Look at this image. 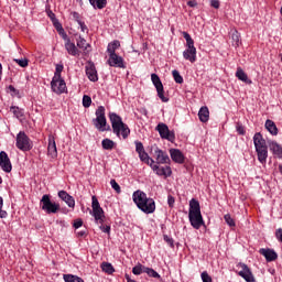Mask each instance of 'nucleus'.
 Listing matches in <instances>:
<instances>
[{
    "label": "nucleus",
    "instance_id": "nucleus-20",
    "mask_svg": "<svg viewBox=\"0 0 282 282\" xmlns=\"http://www.w3.org/2000/svg\"><path fill=\"white\" fill-rule=\"evenodd\" d=\"M183 58L189 61V63H195L197 61V48H186L183 52Z\"/></svg>",
    "mask_w": 282,
    "mask_h": 282
},
{
    "label": "nucleus",
    "instance_id": "nucleus-28",
    "mask_svg": "<svg viewBox=\"0 0 282 282\" xmlns=\"http://www.w3.org/2000/svg\"><path fill=\"white\" fill-rule=\"evenodd\" d=\"M231 41L234 47H239V45H241V35L238 30L231 32Z\"/></svg>",
    "mask_w": 282,
    "mask_h": 282
},
{
    "label": "nucleus",
    "instance_id": "nucleus-9",
    "mask_svg": "<svg viewBox=\"0 0 282 282\" xmlns=\"http://www.w3.org/2000/svg\"><path fill=\"white\" fill-rule=\"evenodd\" d=\"M156 130L159 131L162 140H167L169 142H175V132L169 130V126L166 123H159L156 126Z\"/></svg>",
    "mask_w": 282,
    "mask_h": 282
},
{
    "label": "nucleus",
    "instance_id": "nucleus-26",
    "mask_svg": "<svg viewBox=\"0 0 282 282\" xmlns=\"http://www.w3.org/2000/svg\"><path fill=\"white\" fill-rule=\"evenodd\" d=\"M258 160L261 162V164H265L268 160V148H262V149H256Z\"/></svg>",
    "mask_w": 282,
    "mask_h": 282
},
{
    "label": "nucleus",
    "instance_id": "nucleus-63",
    "mask_svg": "<svg viewBox=\"0 0 282 282\" xmlns=\"http://www.w3.org/2000/svg\"><path fill=\"white\" fill-rule=\"evenodd\" d=\"M183 36L185 39V41H191L193 37H191V34H188L187 32H183Z\"/></svg>",
    "mask_w": 282,
    "mask_h": 282
},
{
    "label": "nucleus",
    "instance_id": "nucleus-56",
    "mask_svg": "<svg viewBox=\"0 0 282 282\" xmlns=\"http://www.w3.org/2000/svg\"><path fill=\"white\" fill-rule=\"evenodd\" d=\"M186 45H187V50H195V41L193 39L187 40Z\"/></svg>",
    "mask_w": 282,
    "mask_h": 282
},
{
    "label": "nucleus",
    "instance_id": "nucleus-3",
    "mask_svg": "<svg viewBox=\"0 0 282 282\" xmlns=\"http://www.w3.org/2000/svg\"><path fill=\"white\" fill-rule=\"evenodd\" d=\"M109 118L113 133H116L118 138L122 135L123 140H127L129 138V133H131V130L129 129V126L122 122V117L118 116L116 112H110Z\"/></svg>",
    "mask_w": 282,
    "mask_h": 282
},
{
    "label": "nucleus",
    "instance_id": "nucleus-64",
    "mask_svg": "<svg viewBox=\"0 0 282 282\" xmlns=\"http://www.w3.org/2000/svg\"><path fill=\"white\" fill-rule=\"evenodd\" d=\"M9 91H11L12 94H17V88H14V86L10 85L8 87Z\"/></svg>",
    "mask_w": 282,
    "mask_h": 282
},
{
    "label": "nucleus",
    "instance_id": "nucleus-18",
    "mask_svg": "<svg viewBox=\"0 0 282 282\" xmlns=\"http://www.w3.org/2000/svg\"><path fill=\"white\" fill-rule=\"evenodd\" d=\"M260 254H262V257L265 258V260L268 261V263L272 262V261H276V259H279V254H276V251H274L273 249H260Z\"/></svg>",
    "mask_w": 282,
    "mask_h": 282
},
{
    "label": "nucleus",
    "instance_id": "nucleus-39",
    "mask_svg": "<svg viewBox=\"0 0 282 282\" xmlns=\"http://www.w3.org/2000/svg\"><path fill=\"white\" fill-rule=\"evenodd\" d=\"M11 111L15 117L23 118V110H21L19 107L12 106Z\"/></svg>",
    "mask_w": 282,
    "mask_h": 282
},
{
    "label": "nucleus",
    "instance_id": "nucleus-58",
    "mask_svg": "<svg viewBox=\"0 0 282 282\" xmlns=\"http://www.w3.org/2000/svg\"><path fill=\"white\" fill-rule=\"evenodd\" d=\"M237 131H238L239 135H246V130H245L243 126L237 124Z\"/></svg>",
    "mask_w": 282,
    "mask_h": 282
},
{
    "label": "nucleus",
    "instance_id": "nucleus-23",
    "mask_svg": "<svg viewBox=\"0 0 282 282\" xmlns=\"http://www.w3.org/2000/svg\"><path fill=\"white\" fill-rule=\"evenodd\" d=\"M198 118L200 122H208L210 118V111L208 110V107L203 106L198 111Z\"/></svg>",
    "mask_w": 282,
    "mask_h": 282
},
{
    "label": "nucleus",
    "instance_id": "nucleus-15",
    "mask_svg": "<svg viewBox=\"0 0 282 282\" xmlns=\"http://www.w3.org/2000/svg\"><path fill=\"white\" fill-rule=\"evenodd\" d=\"M154 155L158 164H169V162H171L169 154L160 150V148H155Z\"/></svg>",
    "mask_w": 282,
    "mask_h": 282
},
{
    "label": "nucleus",
    "instance_id": "nucleus-14",
    "mask_svg": "<svg viewBox=\"0 0 282 282\" xmlns=\"http://www.w3.org/2000/svg\"><path fill=\"white\" fill-rule=\"evenodd\" d=\"M108 65L110 67H120L121 69H124V59L122 56H119L118 54L109 55Z\"/></svg>",
    "mask_w": 282,
    "mask_h": 282
},
{
    "label": "nucleus",
    "instance_id": "nucleus-50",
    "mask_svg": "<svg viewBox=\"0 0 282 282\" xmlns=\"http://www.w3.org/2000/svg\"><path fill=\"white\" fill-rule=\"evenodd\" d=\"M99 225H100L99 228L101 231L106 232L107 235H109V232H111V226H109V225L104 226V224H99Z\"/></svg>",
    "mask_w": 282,
    "mask_h": 282
},
{
    "label": "nucleus",
    "instance_id": "nucleus-42",
    "mask_svg": "<svg viewBox=\"0 0 282 282\" xmlns=\"http://www.w3.org/2000/svg\"><path fill=\"white\" fill-rule=\"evenodd\" d=\"M83 106L86 109L91 107V97H89L88 95H84V97H83Z\"/></svg>",
    "mask_w": 282,
    "mask_h": 282
},
{
    "label": "nucleus",
    "instance_id": "nucleus-10",
    "mask_svg": "<svg viewBox=\"0 0 282 282\" xmlns=\"http://www.w3.org/2000/svg\"><path fill=\"white\" fill-rule=\"evenodd\" d=\"M51 89L54 94H65L67 91V84H65V79L63 77L53 78L51 82Z\"/></svg>",
    "mask_w": 282,
    "mask_h": 282
},
{
    "label": "nucleus",
    "instance_id": "nucleus-57",
    "mask_svg": "<svg viewBox=\"0 0 282 282\" xmlns=\"http://www.w3.org/2000/svg\"><path fill=\"white\" fill-rule=\"evenodd\" d=\"M83 226V219L78 218L74 221L73 227L78 229Z\"/></svg>",
    "mask_w": 282,
    "mask_h": 282
},
{
    "label": "nucleus",
    "instance_id": "nucleus-19",
    "mask_svg": "<svg viewBox=\"0 0 282 282\" xmlns=\"http://www.w3.org/2000/svg\"><path fill=\"white\" fill-rule=\"evenodd\" d=\"M253 143L254 148L257 149H268V144L265 143V139H263V135L261 132H258L253 135Z\"/></svg>",
    "mask_w": 282,
    "mask_h": 282
},
{
    "label": "nucleus",
    "instance_id": "nucleus-61",
    "mask_svg": "<svg viewBox=\"0 0 282 282\" xmlns=\"http://www.w3.org/2000/svg\"><path fill=\"white\" fill-rule=\"evenodd\" d=\"M187 6H188L189 8H197V0H189V1L187 2Z\"/></svg>",
    "mask_w": 282,
    "mask_h": 282
},
{
    "label": "nucleus",
    "instance_id": "nucleus-22",
    "mask_svg": "<svg viewBox=\"0 0 282 282\" xmlns=\"http://www.w3.org/2000/svg\"><path fill=\"white\" fill-rule=\"evenodd\" d=\"M236 77L238 78V80L246 83V85H252V80L248 78V74H246V72H243L241 67L237 68Z\"/></svg>",
    "mask_w": 282,
    "mask_h": 282
},
{
    "label": "nucleus",
    "instance_id": "nucleus-37",
    "mask_svg": "<svg viewBox=\"0 0 282 282\" xmlns=\"http://www.w3.org/2000/svg\"><path fill=\"white\" fill-rule=\"evenodd\" d=\"M172 76H173L175 83H177L178 85H182V83H184V77H182V75H180V72L177 69H174L172 72Z\"/></svg>",
    "mask_w": 282,
    "mask_h": 282
},
{
    "label": "nucleus",
    "instance_id": "nucleus-5",
    "mask_svg": "<svg viewBox=\"0 0 282 282\" xmlns=\"http://www.w3.org/2000/svg\"><path fill=\"white\" fill-rule=\"evenodd\" d=\"M40 204H41L42 210H44L46 215H56V213L61 210V205L58 203H52V199L47 194L42 196Z\"/></svg>",
    "mask_w": 282,
    "mask_h": 282
},
{
    "label": "nucleus",
    "instance_id": "nucleus-41",
    "mask_svg": "<svg viewBox=\"0 0 282 282\" xmlns=\"http://www.w3.org/2000/svg\"><path fill=\"white\" fill-rule=\"evenodd\" d=\"M163 239H164L165 243L167 246H170V248H175V240H173V238L169 237V235H164Z\"/></svg>",
    "mask_w": 282,
    "mask_h": 282
},
{
    "label": "nucleus",
    "instance_id": "nucleus-30",
    "mask_svg": "<svg viewBox=\"0 0 282 282\" xmlns=\"http://www.w3.org/2000/svg\"><path fill=\"white\" fill-rule=\"evenodd\" d=\"M118 47H120V41L115 40L113 42L109 43L107 47L108 54L109 55L116 54V50H118Z\"/></svg>",
    "mask_w": 282,
    "mask_h": 282
},
{
    "label": "nucleus",
    "instance_id": "nucleus-62",
    "mask_svg": "<svg viewBox=\"0 0 282 282\" xmlns=\"http://www.w3.org/2000/svg\"><path fill=\"white\" fill-rule=\"evenodd\" d=\"M6 217H8V212L2 210V209L0 208V219H6Z\"/></svg>",
    "mask_w": 282,
    "mask_h": 282
},
{
    "label": "nucleus",
    "instance_id": "nucleus-46",
    "mask_svg": "<svg viewBox=\"0 0 282 282\" xmlns=\"http://www.w3.org/2000/svg\"><path fill=\"white\" fill-rule=\"evenodd\" d=\"M65 204H67L69 208H74V206H76V200L72 197V195H69L65 200Z\"/></svg>",
    "mask_w": 282,
    "mask_h": 282
},
{
    "label": "nucleus",
    "instance_id": "nucleus-55",
    "mask_svg": "<svg viewBox=\"0 0 282 282\" xmlns=\"http://www.w3.org/2000/svg\"><path fill=\"white\" fill-rule=\"evenodd\" d=\"M78 25L80 26L82 32H89V28H87V24H85L83 20L78 22Z\"/></svg>",
    "mask_w": 282,
    "mask_h": 282
},
{
    "label": "nucleus",
    "instance_id": "nucleus-60",
    "mask_svg": "<svg viewBox=\"0 0 282 282\" xmlns=\"http://www.w3.org/2000/svg\"><path fill=\"white\" fill-rule=\"evenodd\" d=\"M47 17L51 19V21H56V14H54V12H52V10L47 11Z\"/></svg>",
    "mask_w": 282,
    "mask_h": 282
},
{
    "label": "nucleus",
    "instance_id": "nucleus-36",
    "mask_svg": "<svg viewBox=\"0 0 282 282\" xmlns=\"http://www.w3.org/2000/svg\"><path fill=\"white\" fill-rule=\"evenodd\" d=\"M147 270V267H144L142 263H139L138 265L132 268V273L137 276L144 273Z\"/></svg>",
    "mask_w": 282,
    "mask_h": 282
},
{
    "label": "nucleus",
    "instance_id": "nucleus-40",
    "mask_svg": "<svg viewBox=\"0 0 282 282\" xmlns=\"http://www.w3.org/2000/svg\"><path fill=\"white\" fill-rule=\"evenodd\" d=\"M110 186L113 188V191H116V193H118V195L122 193V189L120 188V185L118 184V182H116V180L110 181Z\"/></svg>",
    "mask_w": 282,
    "mask_h": 282
},
{
    "label": "nucleus",
    "instance_id": "nucleus-25",
    "mask_svg": "<svg viewBox=\"0 0 282 282\" xmlns=\"http://www.w3.org/2000/svg\"><path fill=\"white\" fill-rule=\"evenodd\" d=\"M65 47L70 56H78V47H76V44L72 43L69 40H67V42L65 43Z\"/></svg>",
    "mask_w": 282,
    "mask_h": 282
},
{
    "label": "nucleus",
    "instance_id": "nucleus-4",
    "mask_svg": "<svg viewBox=\"0 0 282 282\" xmlns=\"http://www.w3.org/2000/svg\"><path fill=\"white\" fill-rule=\"evenodd\" d=\"M95 116H96V118L93 119V123H94L96 129H98L101 132L102 131H109L111 129V127H109V126L106 129V127H107V117L105 116V108H104V106H99L96 109Z\"/></svg>",
    "mask_w": 282,
    "mask_h": 282
},
{
    "label": "nucleus",
    "instance_id": "nucleus-21",
    "mask_svg": "<svg viewBox=\"0 0 282 282\" xmlns=\"http://www.w3.org/2000/svg\"><path fill=\"white\" fill-rule=\"evenodd\" d=\"M269 149L272 151L273 155H276V158H282V147L276 143L275 141H268Z\"/></svg>",
    "mask_w": 282,
    "mask_h": 282
},
{
    "label": "nucleus",
    "instance_id": "nucleus-29",
    "mask_svg": "<svg viewBox=\"0 0 282 282\" xmlns=\"http://www.w3.org/2000/svg\"><path fill=\"white\" fill-rule=\"evenodd\" d=\"M55 30L63 36V39H67V33H65V29H63V24L58 21V19L52 21Z\"/></svg>",
    "mask_w": 282,
    "mask_h": 282
},
{
    "label": "nucleus",
    "instance_id": "nucleus-48",
    "mask_svg": "<svg viewBox=\"0 0 282 282\" xmlns=\"http://www.w3.org/2000/svg\"><path fill=\"white\" fill-rule=\"evenodd\" d=\"M200 276H202V281H203V282H213V278H210V276L208 275V272H206V271H204V272L200 274Z\"/></svg>",
    "mask_w": 282,
    "mask_h": 282
},
{
    "label": "nucleus",
    "instance_id": "nucleus-59",
    "mask_svg": "<svg viewBox=\"0 0 282 282\" xmlns=\"http://www.w3.org/2000/svg\"><path fill=\"white\" fill-rule=\"evenodd\" d=\"M212 8H215V10H219V0H210Z\"/></svg>",
    "mask_w": 282,
    "mask_h": 282
},
{
    "label": "nucleus",
    "instance_id": "nucleus-8",
    "mask_svg": "<svg viewBox=\"0 0 282 282\" xmlns=\"http://www.w3.org/2000/svg\"><path fill=\"white\" fill-rule=\"evenodd\" d=\"M151 80H152V83L158 91V96L162 100V102H169V97L164 96V85L162 84L160 76H158V74L153 73L151 75Z\"/></svg>",
    "mask_w": 282,
    "mask_h": 282
},
{
    "label": "nucleus",
    "instance_id": "nucleus-6",
    "mask_svg": "<svg viewBox=\"0 0 282 282\" xmlns=\"http://www.w3.org/2000/svg\"><path fill=\"white\" fill-rule=\"evenodd\" d=\"M91 199V215L95 218L96 224H105V220L107 219V217L105 216V210L102 209V207H100V203L98 202V198L96 196H93Z\"/></svg>",
    "mask_w": 282,
    "mask_h": 282
},
{
    "label": "nucleus",
    "instance_id": "nucleus-2",
    "mask_svg": "<svg viewBox=\"0 0 282 282\" xmlns=\"http://www.w3.org/2000/svg\"><path fill=\"white\" fill-rule=\"evenodd\" d=\"M188 219L191 226L195 228V230H199L202 226H204V217H202V207L199 206V200L192 198L189 200V212Z\"/></svg>",
    "mask_w": 282,
    "mask_h": 282
},
{
    "label": "nucleus",
    "instance_id": "nucleus-54",
    "mask_svg": "<svg viewBox=\"0 0 282 282\" xmlns=\"http://www.w3.org/2000/svg\"><path fill=\"white\" fill-rule=\"evenodd\" d=\"M167 204L170 208H173V206H175V197H173V195L167 196Z\"/></svg>",
    "mask_w": 282,
    "mask_h": 282
},
{
    "label": "nucleus",
    "instance_id": "nucleus-17",
    "mask_svg": "<svg viewBox=\"0 0 282 282\" xmlns=\"http://www.w3.org/2000/svg\"><path fill=\"white\" fill-rule=\"evenodd\" d=\"M170 155L173 162H175L176 164H184L186 160V158L184 156V153H182L180 149H171Z\"/></svg>",
    "mask_w": 282,
    "mask_h": 282
},
{
    "label": "nucleus",
    "instance_id": "nucleus-12",
    "mask_svg": "<svg viewBox=\"0 0 282 282\" xmlns=\"http://www.w3.org/2000/svg\"><path fill=\"white\" fill-rule=\"evenodd\" d=\"M0 166L4 173H12V162H10V156L6 151L0 152Z\"/></svg>",
    "mask_w": 282,
    "mask_h": 282
},
{
    "label": "nucleus",
    "instance_id": "nucleus-31",
    "mask_svg": "<svg viewBox=\"0 0 282 282\" xmlns=\"http://www.w3.org/2000/svg\"><path fill=\"white\" fill-rule=\"evenodd\" d=\"M139 158H140L141 162H144L145 164H149V162H151V164H150L151 166H153V164H155V161L149 156V153H147V151L140 152Z\"/></svg>",
    "mask_w": 282,
    "mask_h": 282
},
{
    "label": "nucleus",
    "instance_id": "nucleus-33",
    "mask_svg": "<svg viewBox=\"0 0 282 282\" xmlns=\"http://www.w3.org/2000/svg\"><path fill=\"white\" fill-rule=\"evenodd\" d=\"M101 145L105 151H111L116 147V143L111 139H104Z\"/></svg>",
    "mask_w": 282,
    "mask_h": 282
},
{
    "label": "nucleus",
    "instance_id": "nucleus-47",
    "mask_svg": "<svg viewBox=\"0 0 282 282\" xmlns=\"http://www.w3.org/2000/svg\"><path fill=\"white\" fill-rule=\"evenodd\" d=\"M135 151H137V153H142V152H144V145L142 144V142H140V141H135Z\"/></svg>",
    "mask_w": 282,
    "mask_h": 282
},
{
    "label": "nucleus",
    "instance_id": "nucleus-45",
    "mask_svg": "<svg viewBox=\"0 0 282 282\" xmlns=\"http://www.w3.org/2000/svg\"><path fill=\"white\" fill-rule=\"evenodd\" d=\"M224 219H225L226 224H228V226L235 227V219H232L230 214H226Z\"/></svg>",
    "mask_w": 282,
    "mask_h": 282
},
{
    "label": "nucleus",
    "instance_id": "nucleus-38",
    "mask_svg": "<svg viewBox=\"0 0 282 282\" xmlns=\"http://www.w3.org/2000/svg\"><path fill=\"white\" fill-rule=\"evenodd\" d=\"M144 273L148 276H152V279H160V274L155 270H153V269H151L149 267H145Z\"/></svg>",
    "mask_w": 282,
    "mask_h": 282
},
{
    "label": "nucleus",
    "instance_id": "nucleus-52",
    "mask_svg": "<svg viewBox=\"0 0 282 282\" xmlns=\"http://www.w3.org/2000/svg\"><path fill=\"white\" fill-rule=\"evenodd\" d=\"M163 171H164V176L165 177H171V175H173V171L171 170V166H165L163 167Z\"/></svg>",
    "mask_w": 282,
    "mask_h": 282
},
{
    "label": "nucleus",
    "instance_id": "nucleus-24",
    "mask_svg": "<svg viewBox=\"0 0 282 282\" xmlns=\"http://www.w3.org/2000/svg\"><path fill=\"white\" fill-rule=\"evenodd\" d=\"M267 131L271 133V135H279V128H276V123L274 121L268 119L264 124Z\"/></svg>",
    "mask_w": 282,
    "mask_h": 282
},
{
    "label": "nucleus",
    "instance_id": "nucleus-11",
    "mask_svg": "<svg viewBox=\"0 0 282 282\" xmlns=\"http://www.w3.org/2000/svg\"><path fill=\"white\" fill-rule=\"evenodd\" d=\"M86 75L91 83H98V70L96 69V64L94 62L88 61L85 66Z\"/></svg>",
    "mask_w": 282,
    "mask_h": 282
},
{
    "label": "nucleus",
    "instance_id": "nucleus-16",
    "mask_svg": "<svg viewBox=\"0 0 282 282\" xmlns=\"http://www.w3.org/2000/svg\"><path fill=\"white\" fill-rule=\"evenodd\" d=\"M47 155L53 160L58 158V150L56 149V140L54 137H48Z\"/></svg>",
    "mask_w": 282,
    "mask_h": 282
},
{
    "label": "nucleus",
    "instance_id": "nucleus-27",
    "mask_svg": "<svg viewBox=\"0 0 282 282\" xmlns=\"http://www.w3.org/2000/svg\"><path fill=\"white\" fill-rule=\"evenodd\" d=\"M94 10H105L107 0H88Z\"/></svg>",
    "mask_w": 282,
    "mask_h": 282
},
{
    "label": "nucleus",
    "instance_id": "nucleus-1",
    "mask_svg": "<svg viewBox=\"0 0 282 282\" xmlns=\"http://www.w3.org/2000/svg\"><path fill=\"white\" fill-rule=\"evenodd\" d=\"M132 199L139 210L145 213V215H151L155 213V200L153 198L147 197V194L142 191H135L132 195Z\"/></svg>",
    "mask_w": 282,
    "mask_h": 282
},
{
    "label": "nucleus",
    "instance_id": "nucleus-44",
    "mask_svg": "<svg viewBox=\"0 0 282 282\" xmlns=\"http://www.w3.org/2000/svg\"><path fill=\"white\" fill-rule=\"evenodd\" d=\"M151 169L156 172V175H164V167H159L158 164H152Z\"/></svg>",
    "mask_w": 282,
    "mask_h": 282
},
{
    "label": "nucleus",
    "instance_id": "nucleus-51",
    "mask_svg": "<svg viewBox=\"0 0 282 282\" xmlns=\"http://www.w3.org/2000/svg\"><path fill=\"white\" fill-rule=\"evenodd\" d=\"M20 67H28V58H22V59H14Z\"/></svg>",
    "mask_w": 282,
    "mask_h": 282
},
{
    "label": "nucleus",
    "instance_id": "nucleus-34",
    "mask_svg": "<svg viewBox=\"0 0 282 282\" xmlns=\"http://www.w3.org/2000/svg\"><path fill=\"white\" fill-rule=\"evenodd\" d=\"M77 47H79V50H84V52H85V51H87V47H90V45L87 43V40H85L83 36L78 35Z\"/></svg>",
    "mask_w": 282,
    "mask_h": 282
},
{
    "label": "nucleus",
    "instance_id": "nucleus-49",
    "mask_svg": "<svg viewBox=\"0 0 282 282\" xmlns=\"http://www.w3.org/2000/svg\"><path fill=\"white\" fill-rule=\"evenodd\" d=\"M58 197L62 198L63 202L69 198V194L66 191H59Z\"/></svg>",
    "mask_w": 282,
    "mask_h": 282
},
{
    "label": "nucleus",
    "instance_id": "nucleus-35",
    "mask_svg": "<svg viewBox=\"0 0 282 282\" xmlns=\"http://www.w3.org/2000/svg\"><path fill=\"white\" fill-rule=\"evenodd\" d=\"M65 282H85L83 278H78V275L64 274Z\"/></svg>",
    "mask_w": 282,
    "mask_h": 282
},
{
    "label": "nucleus",
    "instance_id": "nucleus-43",
    "mask_svg": "<svg viewBox=\"0 0 282 282\" xmlns=\"http://www.w3.org/2000/svg\"><path fill=\"white\" fill-rule=\"evenodd\" d=\"M63 69H64L63 64H57L53 78H55V79L61 78V73L63 72Z\"/></svg>",
    "mask_w": 282,
    "mask_h": 282
},
{
    "label": "nucleus",
    "instance_id": "nucleus-7",
    "mask_svg": "<svg viewBox=\"0 0 282 282\" xmlns=\"http://www.w3.org/2000/svg\"><path fill=\"white\" fill-rule=\"evenodd\" d=\"M15 147L20 151H32V141L24 131H20L17 134Z\"/></svg>",
    "mask_w": 282,
    "mask_h": 282
},
{
    "label": "nucleus",
    "instance_id": "nucleus-32",
    "mask_svg": "<svg viewBox=\"0 0 282 282\" xmlns=\"http://www.w3.org/2000/svg\"><path fill=\"white\" fill-rule=\"evenodd\" d=\"M100 268L102 272H106V274H112L116 272V269H113V265L109 262H102Z\"/></svg>",
    "mask_w": 282,
    "mask_h": 282
},
{
    "label": "nucleus",
    "instance_id": "nucleus-13",
    "mask_svg": "<svg viewBox=\"0 0 282 282\" xmlns=\"http://www.w3.org/2000/svg\"><path fill=\"white\" fill-rule=\"evenodd\" d=\"M238 268H241V270L239 271V276H241L242 279H245V281L247 282H254V275H252V271L250 270V268H248V265L246 263H239Z\"/></svg>",
    "mask_w": 282,
    "mask_h": 282
},
{
    "label": "nucleus",
    "instance_id": "nucleus-53",
    "mask_svg": "<svg viewBox=\"0 0 282 282\" xmlns=\"http://www.w3.org/2000/svg\"><path fill=\"white\" fill-rule=\"evenodd\" d=\"M70 14H72L74 21H76V23H79L83 21V20H80V13L73 11Z\"/></svg>",
    "mask_w": 282,
    "mask_h": 282
}]
</instances>
